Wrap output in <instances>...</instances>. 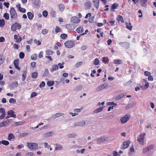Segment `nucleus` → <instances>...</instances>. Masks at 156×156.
Listing matches in <instances>:
<instances>
[{"instance_id":"1","label":"nucleus","mask_w":156,"mask_h":156,"mask_svg":"<svg viewBox=\"0 0 156 156\" xmlns=\"http://www.w3.org/2000/svg\"><path fill=\"white\" fill-rule=\"evenodd\" d=\"M27 146L29 149L31 151L36 150L38 148V144L36 143L27 142Z\"/></svg>"},{"instance_id":"2","label":"nucleus","mask_w":156,"mask_h":156,"mask_svg":"<svg viewBox=\"0 0 156 156\" xmlns=\"http://www.w3.org/2000/svg\"><path fill=\"white\" fill-rule=\"evenodd\" d=\"M146 135L145 133H142L138 137L137 141L141 145H144V139Z\"/></svg>"},{"instance_id":"3","label":"nucleus","mask_w":156,"mask_h":156,"mask_svg":"<svg viewBox=\"0 0 156 156\" xmlns=\"http://www.w3.org/2000/svg\"><path fill=\"white\" fill-rule=\"evenodd\" d=\"M10 17L12 20L15 19L17 17V14L14 8L12 7L11 8L10 11Z\"/></svg>"},{"instance_id":"4","label":"nucleus","mask_w":156,"mask_h":156,"mask_svg":"<svg viewBox=\"0 0 156 156\" xmlns=\"http://www.w3.org/2000/svg\"><path fill=\"white\" fill-rule=\"evenodd\" d=\"M65 46L67 48H70L73 47L75 44L74 41H67L64 43Z\"/></svg>"},{"instance_id":"5","label":"nucleus","mask_w":156,"mask_h":156,"mask_svg":"<svg viewBox=\"0 0 156 156\" xmlns=\"http://www.w3.org/2000/svg\"><path fill=\"white\" fill-rule=\"evenodd\" d=\"M21 28V25L16 23L13 24L11 26V30L13 31H16V30H19Z\"/></svg>"},{"instance_id":"6","label":"nucleus","mask_w":156,"mask_h":156,"mask_svg":"<svg viewBox=\"0 0 156 156\" xmlns=\"http://www.w3.org/2000/svg\"><path fill=\"white\" fill-rule=\"evenodd\" d=\"M130 116L128 115H126L124 116L121 117L120 119L121 122L122 124L126 123L129 119Z\"/></svg>"},{"instance_id":"7","label":"nucleus","mask_w":156,"mask_h":156,"mask_svg":"<svg viewBox=\"0 0 156 156\" xmlns=\"http://www.w3.org/2000/svg\"><path fill=\"white\" fill-rule=\"evenodd\" d=\"M85 124V121L83 120L79 122H76L74 123V125L75 127L79 126V127H83V126Z\"/></svg>"},{"instance_id":"8","label":"nucleus","mask_w":156,"mask_h":156,"mask_svg":"<svg viewBox=\"0 0 156 156\" xmlns=\"http://www.w3.org/2000/svg\"><path fill=\"white\" fill-rule=\"evenodd\" d=\"M54 134V132L53 131H51L46 133L42 135V136L43 138H47L53 136Z\"/></svg>"},{"instance_id":"9","label":"nucleus","mask_w":156,"mask_h":156,"mask_svg":"<svg viewBox=\"0 0 156 156\" xmlns=\"http://www.w3.org/2000/svg\"><path fill=\"white\" fill-rule=\"evenodd\" d=\"M71 22L75 23H78L80 21V19L76 16H73L70 19Z\"/></svg>"},{"instance_id":"10","label":"nucleus","mask_w":156,"mask_h":156,"mask_svg":"<svg viewBox=\"0 0 156 156\" xmlns=\"http://www.w3.org/2000/svg\"><path fill=\"white\" fill-rule=\"evenodd\" d=\"M154 148V146L153 145H151L147 147L144 148L143 149V152L144 153H146L148 151L153 149Z\"/></svg>"},{"instance_id":"11","label":"nucleus","mask_w":156,"mask_h":156,"mask_svg":"<svg viewBox=\"0 0 156 156\" xmlns=\"http://www.w3.org/2000/svg\"><path fill=\"white\" fill-rule=\"evenodd\" d=\"M130 142L129 141H125L123 143L122 148V149H125L129 147L130 144Z\"/></svg>"},{"instance_id":"12","label":"nucleus","mask_w":156,"mask_h":156,"mask_svg":"<svg viewBox=\"0 0 156 156\" xmlns=\"http://www.w3.org/2000/svg\"><path fill=\"white\" fill-rule=\"evenodd\" d=\"M109 138L106 136H103L98 139V143L105 141L108 140Z\"/></svg>"},{"instance_id":"13","label":"nucleus","mask_w":156,"mask_h":156,"mask_svg":"<svg viewBox=\"0 0 156 156\" xmlns=\"http://www.w3.org/2000/svg\"><path fill=\"white\" fill-rule=\"evenodd\" d=\"M58 68L57 64L53 65L51 66V68L50 69V71L51 72H53L55 71L58 70Z\"/></svg>"},{"instance_id":"14","label":"nucleus","mask_w":156,"mask_h":156,"mask_svg":"<svg viewBox=\"0 0 156 156\" xmlns=\"http://www.w3.org/2000/svg\"><path fill=\"white\" fill-rule=\"evenodd\" d=\"M66 28L69 30H73L75 28V26L73 24H67L66 25Z\"/></svg>"},{"instance_id":"15","label":"nucleus","mask_w":156,"mask_h":156,"mask_svg":"<svg viewBox=\"0 0 156 156\" xmlns=\"http://www.w3.org/2000/svg\"><path fill=\"white\" fill-rule=\"evenodd\" d=\"M11 120V119H9L3 122H0V127L5 126L8 124H9V123L10 122V121Z\"/></svg>"},{"instance_id":"16","label":"nucleus","mask_w":156,"mask_h":156,"mask_svg":"<svg viewBox=\"0 0 156 156\" xmlns=\"http://www.w3.org/2000/svg\"><path fill=\"white\" fill-rule=\"evenodd\" d=\"M108 85L107 83H104L102 85L99 86L98 87V90L101 91L107 87Z\"/></svg>"},{"instance_id":"17","label":"nucleus","mask_w":156,"mask_h":156,"mask_svg":"<svg viewBox=\"0 0 156 156\" xmlns=\"http://www.w3.org/2000/svg\"><path fill=\"white\" fill-rule=\"evenodd\" d=\"M63 149V148L62 145L56 144L55 145V150H62Z\"/></svg>"},{"instance_id":"18","label":"nucleus","mask_w":156,"mask_h":156,"mask_svg":"<svg viewBox=\"0 0 156 156\" xmlns=\"http://www.w3.org/2000/svg\"><path fill=\"white\" fill-rule=\"evenodd\" d=\"M41 1L40 0H34L33 1V3L38 7H39L41 4Z\"/></svg>"},{"instance_id":"19","label":"nucleus","mask_w":156,"mask_h":156,"mask_svg":"<svg viewBox=\"0 0 156 156\" xmlns=\"http://www.w3.org/2000/svg\"><path fill=\"white\" fill-rule=\"evenodd\" d=\"M14 64L16 68L18 70L20 69V67L19 66V60L17 59H15L14 61Z\"/></svg>"},{"instance_id":"20","label":"nucleus","mask_w":156,"mask_h":156,"mask_svg":"<svg viewBox=\"0 0 156 156\" xmlns=\"http://www.w3.org/2000/svg\"><path fill=\"white\" fill-rule=\"evenodd\" d=\"M149 83L148 82L145 83V84L144 86H140V87L143 90H146L149 87Z\"/></svg>"},{"instance_id":"21","label":"nucleus","mask_w":156,"mask_h":156,"mask_svg":"<svg viewBox=\"0 0 156 156\" xmlns=\"http://www.w3.org/2000/svg\"><path fill=\"white\" fill-rule=\"evenodd\" d=\"M83 88V86L82 85H80L77 86L75 87L73 89V91H77L81 90Z\"/></svg>"},{"instance_id":"22","label":"nucleus","mask_w":156,"mask_h":156,"mask_svg":"<svg viewBox=\"0 0 156 156\" xmlns=\"http://www.w3.org/2000/svg\"><path fill=\"white\" fill-rule=\"evenodd\" d=\"M24 121H19L14 123L13 125L15 126H21L24 124Z\"/></svg>"},{"instance_id":"23","label":"nucleus","mask_w":156,"mask_h":156,"mask_svg":"<svg viewBox=\"0 0 156 156\" xmlns=\"http://www.w3.org/2000/svg\"><path fill=\"white\" fill-rule=\"evenodd\" d=\"M45 54L48 55H51L53 53V51L50 49H48L45 51Z\"/></svg>"},{"instance_id":"24","label":"nucleus","mask_w":156,"mask_h":156,"mask_svg":"<svg viewBox=\"0 0 156 156\" xmlns=\"http://www.w3.org/2000/svg\"><path fill=\"white\" fill-rule=\"evenodd\" d=\"M63 114L62 113H56L55 114L53 115L52 117L54 119H55L63 115Z\"/></svg>"},{"instance_id":"25","label":"nucleus","mask_w":156,"mask_h":156,"mask_svg":"<svg viewBox=\"0 0 156 156\" xmlns=\"http://www.w3.org/2000/svg\"><path fill=\"white\" fill-rule=\"evenodd\" d=\"M147 0H141V5L144 7H147Z\"/></svg>"},{"instance_id":"26","label":"nucleus","mask_w":156,"mask_h":156,"mask_svg":"<svg viewBox=\"0 0 156 156\" xmlns=\"http://www.w3.org/2000/svg\"><path fill=\"white\" fill-rule=\"evenodd\" d=\"M119 44L121 46L124 47L126 48H128L129 46L128 44L126 42H120Z\"/></svg>"},{"instance_id":"27","label":"nucleus","mask_w":156,"mask_h":156,"mask_svg":"<svg viewBox=\"0 0 156 156\" xmlns=\"http://www.w3.org/2000/svg\"><path fill=\"white\" fill-rule=\"evenodd\" d=\"M125 95L124 93H121L119 94L116 97V100H119L121 99V98H123L125 96Z\"/></svg>"},{"instance_id":"28","label":"nucleus","mask_w":156,"mask_h":156,"mask_svg":"<svg viewBox=\"0 0 156 156\" xmlns=\"http://www.w3.org/2000/svg\"><path fill=\"white\" fill-rule=\"evenodd\" d=\"M59 9L60 11L63 12L64 10L65 6L64 5L62 4H60L58 5Z\"/></svg>"},{"instance_id":"29","label":"nucleus","mask_w":156,"mask_h":156,"mask_svg":"<svg viewBox=\"0 0 156 156\" xmlns=\"http://www.w3.org/2000/svg\"><path fill=\"white\" fill-rule=\"evenodd\" d=\"M27 15L28 16V18L29 20H31L33 19L34 16V15L33 14H32L31 12H28L27 13Z\"/></svg>"},{"instance_id":"30","label":"nucleus","mask_w":156,"mask_h":156,"mask_svg":"<svg viewBox=\"0 0 156 156\" xmlns=\"http://www.w3.org/2000/svg\"><path fill=\"white\" fill-rule=\"evenodd\" d=\"M77 136V134L75 133H70L67 135V136L68 138H75Z\"/></svg>"},{"instance_id":"31","label":"nucleus","mask_w":156,"mask_h":156,"mask_svg":"<svg viewBox=\"0 0 156 156\" xmlns=\"http://www.w3.org/2000/svg\"><path fill=\"white\" fill-rule=\"evenodd\" d=\"M54 81L53 80H51L48 81L47 82V84L48 86L51 87L54 85Z\"/></svg>"},{"instance_id":"32","label":"nucleus","mask_w":156,"mask_h":156,"mask_svg":"<svg viewBox=\"0 0 156 156\" xmlns=\"http://www.w3.org/2000/svg\"><path fill=\"white\" fill-rule=\"evenodd\" d=\"M83 28L81 27H80L77 28L76 30V32L79 33H82L83 31Z\"/></svg>"},{"instance_id":"33","label":"nucleus","mask_w":156,"mask_h":156,"mask_svg":"<svg viewBox=\"0 0 156 156\" xmlns=\"http://www.w3.org/2000/svg\"><path fill=\"white\" fill-rule=\"evenodd\" d=\"M14 138L15 136L12 133H10L8 135V140L10 141L11 139H14Z\"/></svg>"},{"instance_id":"34","label":"nucleus","mask_w":156,"mask_h":156,"mask_svg":"<svg viewBox=\"0 0 156 156\" xmlns=\"http://www.w3.org/2000/svg\"><path fill=\"white\" fill-rule=\"evenodd\" d=\"M117 20L118 21H121L122 23H123L124 22L123 19L122 17L120 15L118 16Z\"/></svg>"},{"instance_id":"35","label":"nucleus","mask_w":156,"mask_h":156,"mask_svg":"<svg viewBox=\"0 0 156 156\" xmlns=\"http://www.w3.org/2000/svg\"><path fill=\"white\" fill-rule=\"evenodd\" d=\"M83 109L82 108H75L73 110V112L77 114V115H78V113H80L81 111Z\"/></svg>"},{"instance_id":"36","label":"nucleus","mask_w":156,"mask_h":156,"mask_svg":"<svg viewBox=\"0 0 156 156\" xmlns=\"http://www.w3.org/2000/svg\"><path fill=\"white\" fill-rule=\"evenodd\" d=\"M55 31L56 33H58V32H62V30L59 27L57 26L56 27Z\"/></svg>"},{"instance_id":"37","label":"nucleus","mask_w":156,"mask_h":156,"mask_svg":"<svg viewBox=\"0 0 156 156\" xmlns=\"http://www.w3.org/2000/svg\"><path fill=\"white\" fill-rule=\"evenodd\" d=\"M5 25V21L4 19H0V27H4Z\"/></svg>"},{"instance_id":"38","label":"nucleus","mask_w":156,"mask_h":156,"mask_svg":"<svg viewBox=\"0 0 156 156\" xmlns=\"http://www.w3.org/2000/svg\"><path fill=\"white\" fill-rule=\"evenodd\" d=\"M126 28L130 30H132V27L130 23H126Z\"/></svg>"},{"instance_id":"39","label":"nucleus","mask_w":156,"mask_h":156,"mask_svg":"<svg viewBox=\"0 0 156 156\" xmlns=\"http://www.w3.org/2000/svg\"><path fill=\"white\" fill-rule=\"evenodd\" d=\"M27 73L26 71H24L23 72V73L22 74V80L23 81H24L25 80V79L27 77L26 76Z\"/></svg>"},{"instance_id":"40","label":"nucleus","mask_w":156,"mask_h":156,"mask_svg":"<svg viewBox=\"0 0 156 156\" xmlns=\"http://www.w3.org/2000/svg\"><path fill=\"white\" fill-rule=\"evenodd\" d=\"M37 58V55L36 54H34L32 55L31 57V58L33 60H35Z\"/></svg>"},{"instance_id":"41","label":"nucleus","mask_w":156,"mask_h":156,"mask_svg":"<svg viewBox=\"0 0 156 156\" xmlns=\"http://www.w3.org/2000/svg\"><path fill=\"white\" fill-rule=\"evenodd\" d=\"M64 62H63L62 63H58L57 65L58 66H59V67L60 69H62L64 67Z\"/></svg>"},{"instance_id":"42","label":"nucleus","mask_w":156,"mask_h":156,"mask_svg":"<svg viewBox=\"0 0 156 156\" xmlns=\"http://www.w3.org/2000/svg\"><path fill=\"white\" fill-rule=\"evenodd\" d=\"M38 76V73L36 72H35L32 73V77L33 78H36Z\"/></svg>"},{"instance_id":"43","label":"nucleus","mask_w":156,"mask_h":156,"mask_svg":"<svg viewBox=\"0 0 156 156\" xmlns=\"http://www.w3.org/2000/svg\"><path fill=\"white\" fill-rule=\"evenodd\" d=\"M114 63L115 64H120L122 63V61L120 59H115L114 61Z\"/></svg>"},{"instance_id":"44","label":"nucleus","mask_w":156,"mask_h":156,"mask_svg":"<svg viewBox=\"0 0 156 156\" xmlns=\"http://www.w3.org/2000/svg\"><path fill=\"white\" fill-rule=\"evenodd\" d=\"M2 144L7 146L9 144V142L7 140H3L2 141Z\"/></svg>"},{"instance_id":"45","label":"nucleus","mask_w":156,"mask_h":156,"mask_svg":"<svg viewBox=\"0 0 156 156\" xmlns=\"http://www.w3.org/2000/svg\"><path fill=\"white\" fill-rule=\"evenodd\" d=\"M9 102L10 103H14L16 102V100L13 98H11L9 99Z\"/></svg>"},{"instance_id":"46","label":"nucleus","mask_w":156,"mask_h":156,"mask_svg":"<svg viewBox=\"0 0 156 156\" xmlns=\"http://www.w3.org/2000/svg\"><path fill=\"white\" fill-rule=\"evenodd\" d=\"M44 147L47 148H49L50 150V151L52 150V148L50 146H49L48 145V144L47 143H44Z\"/></svg>"},{"instance_id":"47","label":"nucleus","mask_w":156,"mask_h":156,"mask_svg":"<svg viewBox=\"0 0 156 156\" xmlns=\"http://www.w3.org/2000/svg\"><path fill=\"white\" fill-rule=\"evenodd\" d=\"M3 17L6 20H8L9 19V14L7 13H5L4 14Z\"/></svg>"},{"instance_id":"48","label":"nucleus","mask_w":156,"mask_h":156,"mask_svg":"<svg viewBox=\"0 0 156 156\" xmlns=\"http://www.w3.org/2000/svg\"><path fill=\"white\" fill-rule=\"evenodd\" d=\"M24 54L23 52H21L19 54V57L20 58L23 59L24 57Z\"/></svg>"},{"instance_id":"49","label":"nucleus","mask_w":156,"mask_h":156,"mask_svg":"<svg viewBox=\"0 0 156 156\" xmlns=\"http://www.w3.org/2000/svg\"><path fill=\"white\" fill-rule=\"evenodd\" d=\"M83 62H80L77 63L75 65V66L77 68H78L80 66L82 65V64Z\"/></svg>"},{"instance_id":"50","label":"nucleus","mask_w":156,"mask_h":156,"mask_svg":"<svg viewBox=\"0 0 156 156\" xmlns=\"http://www.w3.org/2000/svg\"><path fill=\"white\" fill-rule=\"evenodd\" d=\"M4 60L3 59V55H0V65H1L3 63Z\"/></svg>"},{"instance_id":"51","label":"nucleus","mask_w":156,"mask_h":156,"mask_svg":"<svg viewBox=\"0 0 156 156\" xmlns=\"http://www.w3.org/2000/svg\"><path fill=\"white\" fill-rule=\"evenodd\" d=\"M107 105H112V106H116L117 105V104L116 103H114L113 102H109L107 103Z\"/></svg>"},{"instance_id":"52","label":"nucleus","mask_w":156,"mask_h":156,"mask_svg":"<svg viewBox=\"0 0 156 156\" xmlns=\"http://www.w3.org/2000/svg\"><path fill=\"white\" fill-rule=\"evenodd\" d=\"M67 37V35L65 34H62L60 35L61 38L64 39H66Z\"/></svg>"},{"instance_id":"53","label":"nucleus","mask_w":156,"mask_h":156,"mask_svg":"<svg viewBox=\"0 0 156 156\" xmlns=\"http://www.w3.org/2000/svg\"><path fill=\"white\" fill-rule=\"evenodd\" d=\"M118 6V4L116 3H114L112 6V9H115L117 8Z\"/></svg>"},{"instance_id":"54","label":"nucleus","mask_w":156,"mask_h":156,"mask_svg":"<svg viewBox=\"0 0 156 156\" xmlns=\"http://www.w3.org/2000/svg\"><path fill=\"white\" fill-rule=\"evenodd\" d=\"M45 86V83L44 81H42L39 85V87L40 88L44 87Z\"/></svg>"},{"instance_id":"55","label":"nucleus","mask_w":156,"mask_h":156,"mask_svg":"<svg viewBox=\"0 0 156 156\" xmlns=\"http://www.w3.org/2000/svg\"><path fill=\"white\" fill-rule=\"evenodd\" d=\"M18 83L17 81H16L12 83V86L13 87H16L18 86Z\"/></svg>"},{"instance_id":"56","label":"nucleus","mask_w":156,"mask_h":156,"mask_svg":"<svg viewBox=\"0 0 156 156\" xmlns=\"http://www.w3.org/2000/svg\"><path fill=\"white\" fill-rule=\"evenodd\" d=\"M102 61L104 62H106L108 61V59L107 57H103L102 58Z\"/></svg>"},{"instance_id":"57","label":"nucleus","mask_w":156,"mask_h":156,"mask_svg":"<svg viewBox=\"0 0 156 156\" xmlns=\"http://www.w3.org/2000/svg\"><path fill=\"white\" fill-rule=\"evenodd\" d=\"M37 95V94L35 92H32L30 95V98H32L33 97L36 96Z\"/></svg>"},{"instance_id":"58","label":"nucleus","mask_w":156,"mask_h":156,"mask_svg":"<svg viewBox=\"0 0 156 156\" xmlns=\"http://www.w3.org/2000/svg\"><path fill=\"white\" fill-rule=\"evenodd\" d=\"M34 41L35 43L37 44L38 45H41V42L39 41H37L36 39H34Z\"/></svg>"},{"instance_id":"59","label":"nucleus","mask_w":156,"mask_h":156,"mask_svg":"<svg viewBox=\"0 0 156 156\" xmlns=\"http://www.w3.org/2000/svg\"><path fill=\"white\" fill-rule=\"evenodd\" d=\"M133 107V105L132 104H129L126 108V109H128Z\"/></svg>"},{"instance_id":"60","label":"nucleus","mask_w":156,"mask_h":156,"mask_svg":"<svg viewBox=\"0 0 156 156\" xmlns=\"http://www.w3.org/2000/svg\"><path fill=\"white\" fill-rule=\"evenodd\" d=\"M42 14L44 16L46 17L48 15V12L46 11H44L43 12Z\"/></svg>"},{"instance_id":"61","label":"nucleus","mask_w":156,"mask_h":156,"mask_svg":"<svg viewBox=\"0 0 156 156\" xmlns=\"http://www.w3.org/2000/svg\"><path fill=\"white\" fill-rule=\"evenodd\" d=\"M144 74L146 76H149L151 75V73L148 71H145L144 72Z\"/></svg>"},{"instance_id":"62","label":"nucleus","mask_w":156,"mask_h":156,"mask_svg":"<svg viewBox=\"0 0 156 156\" xmlns=\"http://www.w3.org/2000/svg\"><path fill=\"white\" fill-rule=\"evenodd\" d=\"M7 113L8 115H12L14 113V112L12 110H10Z\"/></svg>"},{"instance_id":"63","label":"nucleus","mask_w":156,"mask_h":156,"mask_svg":"<svg viewBox=\"0 0 156 156\" xmlns=\"http://www.w3.org/2000/svg\"><path fill=\"white\" fill-rule=\"evenodd\" d=\"M42 32L43 34H46L48 32V31L46 29H44L42 30Z\"/></svg>"},{"instance_id":"64","label":"nucleus","mask_w":156,"mask_h":156,"mask_svg":"<svg viewBox=\"0 0 156 156\" xmlns=\"http://www.w3.org/2000/svg\"><path fill=\"white\" fill-rule=\"evenodd\" d=\"M43 51H40L38 55V57L39 58H41L43 57Z\"/></svg>"}]
</instances>
